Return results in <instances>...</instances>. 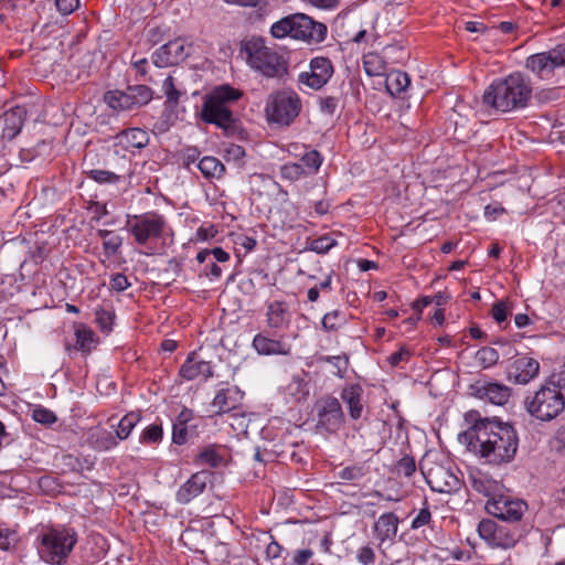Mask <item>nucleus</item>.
I'll use <instances>...</instances> for the list:
<instances>
[{
  "mask_svg": "<svg viewBox=\"0 0 565 565\" xmlns=\"http://www.w3.org/2000/svg\"><path fill=\"white\" fill-rule=\"evenodd\" d=\"M459 440L475 455L497 466L511 462L519 447L518 433L512 425L489 418L476 420L459 435Z\"/></svg>",
  "mask_w": 565,
  "mask_h": 565,
  "instance_id": "f257e3e1",
  "label": "nucleus"
},
{
  "mask_svg": "<svg viewBox=\"0 0 565 565\" xmlns=\"http://www.w3.org/2000/svg\"><path fill=\"white\" fill-rule=\"evenodd\" d=\"M532 97L531 81L515 72L505 78L494 81L483 94V103L499 111L523 109Z\"/></svg>",
  "mask_w": 565,
  "mask_h": 565,
  "instance_id": "f03ea898",
  "label": "nucleus"
},
{
  "mask_svg": "<svg viewBox=\"0 0 565 565\" xmlns=\"http://www.w3.org/2000/svg\"><path fill=\"white\" fill-rule=\"evenodd\" d=\"M531 417L551 422L565 409V373L552 375L539 388L529 393L523 401Z\"/></svg>",
  "mask_w": 565,
  "mask_h": 565,
  "instance_id": "7ed1b4c3",
  "label": "nucleus"
},
{
  "mask_svg": "<svg viewBox=\"0 0 565 565\" xmlns=\"http://www.w3.org/2000/svg\"><path fill=\"white\" fill-rule=\"evenodd\" d=\"M241 96L242 93L230 85L215 87L205 97L201 111L202 120L216 125L227 137L239 135L243 131L242 125L230 109V104L236 102Z\"/></svg>",
  "mask_w": 565,
  "mask_h": 565,
  "instance_id": "20e7f679",
  "label": "nucleus"
},
{
  "mask_svg": "<svg viewBox=\"0 0 565 565\" xmlns=\"http://www.w3.org/2000/svg\"><path fill=\"white\" fill-rule=\"evenodd\" d=\"M77 543V533L68 526H51L41 535L39 554L42 559L51 564L61 565Z\"/></svg>",
  "mask_w": 565,
  "mask_h": 565,
  "instance_id": "39448f33",
  "label": "nucleus"
},
{
  "mask_svg": "<svg viewBox=\"0 0 565 565\" xmlns=\"http://www.w3.org/2000/svg\"><path fill=\"white\" fill-rule=\"evenodd\" d=\"M241 50L246 54L249 66L266 77H279L287 72L284 57L266 46L262 38L254 36L243 42Z\"/></svg>",
  "mask_w": 565,
  "mask_h": 565,
  "instance_id": "423d86ee",
  "label": "nucleus"
},
{
  "mask_svg": "<svg viewBox=\"0 0 565 565\" xmlns=\"http://www.w3.org/2000/svg\"><path fill=\"white\" fill-rule=\"evenodd\" d=\"M531 526L526 524H498L491 519H483L478 524L479 536L492 548L508 550L523 539Z\"/></svg>",
  "mask_w": 565,
  "mask_h": 565,
  "instance_id": "0eeeda50",
  "label": "nucleus"
},
{
  "mask_svg": "<svg viewBox=\"0 0 565 565\" xmlns=\"http://www.w3.org/2000/svg\"><path fill=\"white\" fill-rule=\"evenodd\" d=\"M153 98V92L146 85H129L125 90H109L105 102L114 110L132 111L146 106Z\"/></svg>",
  "mask_w": 565,
  "mask_h": 565,
  "instance_id": "6e6552de",
  "label": "nucleus"
},
{
  "mask_svg": "<svg viewBox=\"0 0 565 565\" xmlns=\"http://www.w3.org/2000/svg\"><path fill=\"white\" fill-rule=\"evenodd\" d=\"M301 103L295 92H278L270 97L266 106V116L270 122L289 126L299 115Z\"/></svg>",
  "mask_w": 565,
  "mask_h": 565,
  "instance_id": "1a4fd4ad",
  "label": "nucleus"
},
{
  "mask_svg": "<svg viewBox=\"0 0 565 565\" xmlns=\"http://www.w3.org/2000/svg\"><path fill=\"white\" fill-rule=\"evenodd\" d=\"M525 67L540 79L550 81L556 71L565 68V43L555 47L530 55L525 61Z\"/></svg>",
  "mask_w": 565,
  "mask_h": 565,
  "instance_id": "9d476101",
  "label": "nucleus"
},
{
  "mask_svg": "<svg viewBox=\"0 0 565 565\" xmlns=\"http://www.w3.org/2000/svg\"><path fill=\"white\" fill-rule=\"evenodd\" d=\"M316 429L319 433L335 434L343 426L345 415L340 401L332 395L320 397L315 404Z\"/></svg>",
  "mask_w": 565,
  "mask_h": 565,
  "instance_id": "9b49d317",
  "label": "nucleus"
},
{
  "mask_svg": "<svg viewBox=\"0 0 565 565\" xmlns=\"http://www.w3.org/2000/svg\"><path fill=\"white\" fill-rule=\"evenodd\" d=\"M164 225L163 216L154 212L134 215L127 221L128 231L139 245H145L151 239L161 237Z\"/></svg>",
  "mask_w": 565,
  "mask_h": 565,
  "instance_id": "f8f14e48",
  "label": "nucleus"
},
{
  "mask_svg": "<svg viewBox=\"0 0 565 565\" xmlns=\"http://www.w3.org/2000/svg\"><path fill=\"white\" fill-rule=\"evenodd\" d=\"M486 510L494 518L510 525L522 524V518L527 511V503L509 494H501L498 499L488 500Z\"/></svg>",
  "mask_w": 565,
  "mask_h": 565,
  "instance_id": "ddd939ff",
  "label": "nucleus"
},
{
  "mask_svg": "<svg viewBox=\"0 0 565 565\" xmlns=\"http://www.w3.org/2000/svg\"><path fill=\"white\" fill-rule=\"evenodd\" d=\"M192 45L182 38L169 41L152 54V63L157 67H169L185 61L191 54Z\"/></svg>",
  "mask_w": 565,
  "mask_h": 565,
  "instance_id": "4468645a",
  "label": "nucleus"
},
{
  "mask_svg": "<svg viewBox=\"0 0 565 565\" xmlns=\"http://www.w3.org/2000/svg\"><path fill=\"white\" fill-rule=\"evenodd\" d=\"M334 67L324 56L313 57L309 63V71L299 74L298 81L312 89L322 88L332 77Z\"/></svg>",
  "mask_w": 565,
  "mask_h": 565,
  "instance_id": "2eb2a0df",
  "label": "nucleus"
},
{
  "mask_svg": "<svg viewBox=\"0 0 565 565\" xmlns=\"http://www.w3.org/2000/svg\"><path fill=\"white\" fill-rule=\"evenodd\" d=\"M420 470L430 489L439 493H450L459 488L460 481L457 476L443 465H434L425 470L420 465Z\"/></svg>",
  "mask_w": 565,
  "mask_h": 565,
  "instance_id": "dca6fc26",
  "label": "nucleus"
},
{
  "mask_svg": "<svg viewBox=\"0 0 565 565\" xmlns=\"http://www.w3.org/2000/svg\"><path fill=\"white\" fill-rule=\"evenodd\" d=\"M294 39L302 40L308 43H320L327 36V25L322 22L315 21L305 13L294 14Z\"/></svg>",
  "mask_w": 565,
  "mask_h": 565,
  "instance_id": "f3484780",
  "label": "nucleus"
},
{
  "mask_svg": "<svg viewBox=\"0 0 565 565\" xmlns=\"http://www.w3.org/2000/svg\"><path fill=\"white\" fill-rule=\"evenodd\" d=\"M540 373V363L536 359L520 355L516 356L508 366L507 377L510 382L520 385H526Z\"/></svg>",
  "mask_w": 565,
  "mask_h": 565,
  "instance_id": "a211bd4d",
  "label": "nucleus"
},
{
  "mask_svg": "<svg viewBox=\"0 0 565 565\" xmlns=\"http://www.w3.org/2000/svg\"><path fill=\"white\" fill-rule=\"evenodd\" d=\"M470 390L476 397L494 405H504L511 395L510 387L498 382L476 381Z\"/></svg>",
  "mask_w": 565,
  "mask_h": 565,
  "instance_id": "6ab92c4d",
  "label": "nucleus"
},
{
  "mask_svg": "<svg viewBox=\"0 0 565 565\" xmlns=\"http://www.w3.org/2000/svg\"><path fill=\"white\" fill-rule=\"evenodd\" d=\"M210 478L211 473L207 471H199L193 473L190 479L184 482L177 491V501L181 504H188L191 502L205 490Z\"/></svg>",
  "mask_w": 565,
  "mask_h": 565,
  "instance_id": "aec40b11",
  "label": "nucleus"
},
{
  "mask_svg": "<svg viewBox=\"0 0 565 565\" xmlns=\"http://www.w3.org/2000/svg\"><path fill=\"white\" fill-rule=\"evenodd\" d=\"M288 151L299 157L298 163L302 164V170L306 172L307 178L318 173L323 162V157L319 151L311 149L309 146H299L298 143H290Z\"/></svg>",
  "mask_w": 565,
  "mask_h": 565,
  "instance_id": "412c9836",
  "label": "nucleus"
},
{
  "mask_svg": "<svg viewBox=\"0 0 565 565\" xmlns=\"http://www.w3.org/2000/svg\"><path fill=\"white\" fill-rule=\"evenodd\" d=\"M363 395L364 390L360 384L345 385L341 391V399L347 405L352 420H359L363 416L365 407Z\"/></svg>",
  "mask_w": 565,
  "mask_h": 565,
  "instance_id": "4be33fe9",
  "label": "nucleus"
},
{
  "mask_svg": "<svg viewBox=\"0 0 565 565\" xmlns=\"http://www.w3.org/2000/svg\"><path fill=\"white\" fill-rule=\"evenodd\" d=\"M253 348L262 355H289L291 352V345L282 337L273 339L263 333L254 337Z\"/></svg>",
  "mask_w": 565,
  "mask_h": 565,
  "instance_id": "5701e85b",
  "label": "nucleus"
},
{
  "mask_svg": "<svg viewBox=\"0 0 565 565\" xmlns=\"http://www.w3.org/2000/svg\"><path fill=\"white\" fill-rule=\"evenodd\" d=\"M179 375L185 381H193L202 375L206 381L213 376V370L210 362L196 360V353L192 352L181 365Z\"/></svg>",
  "mask_w": 565,
  "mask_h": 565,
  "instance_id": "b1692460",
  "label": "nucleus"
},
{
  "mask_svg": "<svg viewBox=\"0 0 565 565\" xmlns=\"http://www.w3.org/2000/svg\"><path fill=\"white\" fill-rule=\"evenodd\" d=\"M242 398L243 392L237 386L222 388L216 393L212 406L216 409L215 413L221 415L236 408Z\"/></svg>",
  "mask_w": 565,
  "mask_h": 565,
  "instance_id": "393cba45",
  "label": "nucleus"
},
{
  "mask_svg": "<svg viewBox=\"0 0 565 565\" xmlns=\"http://www.w3.org/2000/svg\"><path fill=\"white\" fill-rule=\"evenodd\" d=\"M26 114V109L22 106H15L7 110L3 115L4 127L2 130V138L9 141L13 140L20 134Z\"/></svg>",
  "mask_w": 565,
  "mask_h": 565,
  "instance_id": "a878e982",
  "label": "nucleus"
},
{
  "mask_svg": "<svg viewBox=\"0 0 565 565\" xmlns=\"http://www.w3.org/2000/svg\"><path fill=\"white\" fill-rule=\"evenodd\" d=\"M470 482L472 489L488 497V500L498 499L503 494V486L486 473L477 472L470 475Z\"/></svg>",
  "mask_w": 565,
  "mask_h": 565,
  "instance_id": "bb28decb",
  "label": "nucleus"
},
{
  "mask_svg": "<svg viewBox=\"0 0 565 565\" xmlns=\"http://www.w3.org/2000/svg\"><path fill=\"white\" fill-rule=\"evenodd\" d=\"M266 321L270 329L280 330L290 323V312L284 301H271L266 305Z\"/></svg>",
  "mask_w": 565,
  "mask_h": 565,
  "instance_id": "cd10ccee",
  "label": "nucleus"
},
{
  "mask_svg": "<svg viewBox=\"0 0 565 565\" xmlns=\"http://www.w3.org/2000/svg\"><path fill=\"white\" fill-rule=\"evenodd\" d=\"M116 140L119 146L129 149H143L149 143V135L141 128H129L116 135Z\"/></svg>",
  "mask_w": 565,
  "mask_h": 565,
  "instance_id": "c85d7f7f",
  "label": "nucleus"
},
{
  "mask_svg": "<svg viewBox=\"0 0 565 565\" xmlns=\"http://www.w3.org/2000/svg\"><path fill=\"white\" fill-rule=\"evenodd\" d=\"M398 518L393 512L382 514L374 524L376 537L381 543L392 541L397 534Z\"/></svg>",
  "mask_w": 565,
  "mask_h": 565,
  "instance_id": "c756f323",
  "label": "nucleus"
},
{
  "mask_svg": "<svg viewBox=\"0 0 565 565\" xmlns=\"http://www.w3.org/2000/svg\"><path fill=\"white\" fill-rule=\"evenodd\" d=\"M88 444L98 451H105L117 446V438L111 431L96 427L88 433Z\"/></svg>",
  "mask_w": 565,
  "mask_h": 565,
  "instance_id": "7c9ffc66",
  "label": "nucleus"
},
{
  "mask_svg": "<svg viewBox=\"0 0 565 565\" xmlns=\"http://www.w3.org/2000/svg\"><path fill=\"white\" fill-rule=\"evenodd\" d=\"M224 456L220 452V446L209 445L203 447L194 458V462L200 466L218 468L224 463Z\"/></svg>",
  "mask_w": 565,
  "mask_h": 565,
  "instance_id": "2f4dec72",
  "label": "nucleus"
},
{
  "mask_svg": "<svg viewBox=\"0 0 565 565\" xmlns=\"http://www.w3.org/2000/svg\"><path fill=\"white\" fill-rule=\"evenodd\" d=\"M411 85V77L406 72L392 71L385 79V87L392 96H401Z\"/></svg>",
  "mask_w": 565,
  "mask_h": 565,
  "instance_id": "473e14b6",
  "label": "nucleus"
},
{
  "mask_svg": "<svg viewBox=\"0 0 565 565\" xmlns=\"http://www.w3.org/2000/svg\"><path fill=\"white\" fill-rule=\"evenodd\" d=\"M198 168L206 179H220L225 173V166L215 157H203Z\"/></svg>",
  "mask_w": 565,
  "mask_h": 565,
  "instance_id": "72a5a7b5",
  "label": "nucleus"
},
{
  "mask_svg": "<svg viewBox=\"0 0 565 565\" xmlns=\"http://www.w3.org/2000/svg\"><path fill=\"white\" fill-rule=\"evenodd\" d=\"M75 338L76 340L73 347L74 350L88 353L94 349L96 342L95 333L90 329L84 326L77 327L75 330Z\"/></svg>",
  "mask_w": 565,
  "mask_h": 565,
  "instance_id": "f704fd0d",
  "label": "nucleus"
},
{
  "mask_svg": "<svg viewBox=\"0 0 565 565\" xmlns=\"http://www.w3.org/2000/svg\"><path fill=\"white\" fill-rule=\"evenodd\" d=\"M294 14L284 17L271 25L270 34L275 39H284L288 35L294 38Z\"/></svg>",
  "mask_w": 565,
  "mask_h": 565,
  "instance_id": "c9c22d12",
  "label": "nucleus"
},
{
  "mask_svg": "<svg viewBox=\"0 0 565 565\" xmlns=\"http://www.w3.org/2000/svg\"><path fill=\"white\" fill-rule=\"evenodd\" d=\"M141 416L139 413H128L126 414L120 422L118 423V428L116 430V438L126 439L130 435L131 430L139 423Z\"/></svg>",
  "mask_w": 565,
  "mask_h": 565,
  "instance_id": "e433bc0d",
  "label": "nucleus"
},
{
  "mask_svg": "<svg viewBox=\"0 0 565 565\" xmlns=\"http://www.w3.org/2000/svg\"><path fill=\"white\" fill-rule=\"evenodd\" d=\"M347 322V316L341 310L328 312L322 318V327L326 331H337Z\"/></svg>",
  "mask_w": 565,
  "mask_h": 565,
  "instance_id": "4c0bfd02",
  "label": "nucleus"
},
{
  "mask_svg": "<svg viewBox=\"0 0 565 565\" xmlns=\"http://www.w3.org/2000/svg\"><path fill=\"white\" fill-rule=\"evenodd\" d=\"M363 67L369 76H381L385 72L384 62L376 54L366 55L363 60Z\"/></svg>",
  "mask_w": 565,
  "mask_h": 565,
  "instance_id": "58836bf2",
  "label": "nucleus"
},
{
  "mask_svg": "<svg viewBox=\"0 0 565 565\" xmlns=\"http://www.w3.org/2000/svg\"><path fill=\"white\" fill-rule=\"evenodd\" d=\"M196 435V425L185 424L182 426H173L172 430V441L175 445H183L190 438Z\"/></svg>",
  "mask_w": 565,
  "mask_h": 565,
  "instance_id": "ea45409f",
  "label": "nucleus"
},
{
  "mask_svg": "<svg viewBox=\"0 0 565 565\" xmlns=\"http://www.w3.org/2000/svg\"><path fill=\"white\" fill-rule=\"evenodd\" d=\"M280 177L288 181H298L307 178L306 172L302 170V164L296 162H288L280 167Z\"/></svg>",
  "mask_w": 565,
  "mask_h": 565,
  "instance_id": "a19ab883",
  "label": "nucleus"
},
{
  "mask_svg": "<svg viewBox=\"0 0 565 565\" xmlns=\"http://www.w3.org/2000/svg\"><path fill=\"white\" fill-rule=\"evenodd\" d=\"M476 359L483 367H490L498 363L499 352L491 347H483L477 351Z\"/></svg>",
  "mask_w": 565,
  "mask_h": 565,
  "instance_id": "79ce46f5",
  "label": "nucleus"
},
{
  "mask_svg": "<svg viewBox=\"0 0 565 565\" xmlns=\"http://www.w3.org/2000/svg\"><path fill=\"white\" fill-rule=\"evenodd\" d=\"M163 430L162 426L158 424H152L147 426L140 436V443L142 444H158L162 440Z\"/></svg>",
  "mask_w": 565,
  "mask_h": 565,
  "instance_id": "37998d69",
  "label": "nucleus"
},
{
  "mask_svg": "<svg viewBox=\"0 0 565 565\" xmlns=\"http://www.w3.org/2000/svg\"><path fill=\"white\" fill-rule=\"evenodd\" d=\"M367 473V469L363 465L348 466L339 471V478L345 481L361 480Z\"/></svg>",
  "mask_w": 565,
  "mask_h": 565,
  "instance_id": "c03bdc74",
  "label": "nucleus"
},
{
  "mask_svg": "<svg viewBox=\"0 0 565 565\" xmlns=\"http://www.w3.org/2000/svg\"><path fill=\"white\" fill-rule=\"evenodd\" d=\"M337 245V241L329 235H323L321 237L315 238L309 243V250L316 252L318 254L328 253L333 246Z\"/></svg>",
  "mask_w": 565,
  "mask_h": 565,
  "instance_id": "a18cd8bd",
  "label": "nucleus"
},
{
  "mask_svg": "<svg viewBox=\"0 0 565 565\" xmlns=\"http://www.w3.org/2000/svg\"><path fill=\"white\" fill-rule=\"evenodd\" d=\"M88 178L98 183H117L120 181L121 175L107 170L94 169L87 172Z\"/></svg>",
  "mask_w": 565,
  "mask_h": 565,
  "instance_id": "49530a36",
  "label": "nucleus"
},
{
  "mask_svg": "<svg viewBox=\"0 0 565 565\" xmlns=\"http://www.w3.org/2000/svg\"><path fill=\"white\" fill-rule=\"evenodd\" d=\"M395 471L398 476L411 477L416 471V462L414 457L405 455L401 458L395 466Z\"/></svg>",
  "mask_w": 565,
  "mask_h": 565,
  "instance_id": "de8ad7c7",
  "label": "nucleus"
},
{
  "mask_svg": "<svg viewBox=\"0 0 565 565\" xmlns=\"http://www.w3.org/2000/svg\"><path fill=\"white\" fill-rule=\"evenodd\" d=\"M32 418L40 424L50 426L57 420L54 412L42 406H38L32 412Z\"/></svg>",
  "mask_w": 565,
  "mask_h": 565,
  "instance_id": "09e8293b",
  "label": "nucleus"
},
{
  "mask_svg": "<svg viewBox=\"0 0 565 565\" xmlns=\"http://www.w3.org/2000/svg\"><path fill=\"white\" fill-rule=\"evenodd\" d=\"M162 90L167 97V103L171 105H177L179 103L181 93L175 88L174 78L172 76H168L163 81Z\"/></svg>",
  "mask_w": 565,
  "mask_h": 565,
  "instance_id": "8fccbe9b",
  "label": "nucleus"
},
{
  "mask_svg": "<svg viewBox=\"0 0 565 565\" xmlns=\"http://www.w3.org/2000/svg\"><path fill=\"white\" fill-rule=\"evenodd\" d=\"M122 245V238L117 234H111L105 242H103L104 252L107 256H114L119 253Z\"/></svg>",
  "mask_w": 565,
  "mask_h": 565,
  "instance_id": "3c124183",
  "label": "nucleus"
},
{
  "mask_svg": "<svg viewBox=\"0 0 565 565\" xmlns=\"http://www.w3.org/2000/svg\"><path fill=\"white\" fill-rule=\"evenodd\" d=\"M17 542V533L8 529H0V550L8 551Z\"/></svg>",
  "mask_w": 565,
  "mask_h": 565,
  "instance_id": "603ef678",
  "label": "nucleus"
},
{
  "mask_svg": "<svg viewBox=\"0 0 565 565\" xmlns=\"http://www.w3.org/2000/svg\"><path fill=\"white\" fill-rule=\"evenodd\" d=\"M55 7L61 14L68 15L79 7V0H55Z\"/></svg>",
  "mask_w": 565,
  "mask_h": 565,
  "instance_id": "864d4df0",
  "label": "nucleus"
},
{
  "mask_svg": "<svg viewBox=\"0 0 565 565\" xmlns=\"http://www.w3.org/2000/svg\"><path fill=\"white\" fill-rule=\"evenodd\" d=\"M431 520V513L428 507H425L419 510L418 514L412 521L411 527L413 530L419 529L426 524H428Z\"/></svg>",
  "mask_w": 565,
  "mask_h": 565,
  "instance_id": "5fc2aeb1",
  "label": "nucleus"
},
{
  "mask_svg": "<svg viewBox=\"0 0 565 565\" xmlns=\"http://www.w3.org/2000/svg\"><path fill=\"white\" fill-rule=\"evenodd\" d=\"M356 559L363 565H371L375 562V553L372 547L363 546L358 551Z\"/></svg>",
  "mask_w": 565,
  "mask_h": 565,
  "instance_id": "6e6d98bb",
  "label": "nucleus"
},
{
  "mask_svg": "<svg viewBox=\"0 0 565 565\" xmlns=\"http://www.w3.org/2000/svg\"><path fill=\"white\" fill-rule=\"evenodd\" d=\"M130 287L128 278L124 274H116L110 279V288L116 291H124Z\"/></svg>",
  "mask_w": 565,
  "mask_h": 565,
  "instance_id": "4d7b16f0",
  "label": "nucleus"
},
{
  "mask_svg": "<svg viewBox=\"0 0 565 565\" xmlns=\"http://www.w3.org/2000/svg\"><path fill=\"white\" fill-rule=\"evenodd\" d=\"M200 154H201V152H200V150L196 147H188V148H185L182 151L183 166L185 168H189L190 164L194 163L199 159Z\"/></svg>",
  "mask_w": 565,
  "mask_h": 565,
  "instance_id": "13d9d810",
  "label": "nucleus"
},
{
  "mask_svg": "<svg viewBox=\"0 0 565 565\" xmlns=\"http://www.w3.org/2000/svg\"><path fill=\"white\" fill-rule=\"evenodd\" d=\"M319 107L322 113L333 115L338 107V98L333 96L321 98Z\"/></svg>",
  "mask_w": 565,
  "mask_h": 565,
  "instance_id": "bf43d9fd",
  "label": "nucleus"
},
{
  "mask_svg": "<svg viewBox=\"0 0 565 565\" xmlns=\"http://www.w3.org/2000/svg\"><path fill=\"white\" fill-rule=\"evenodd\" d=\"M217 233V230L214 225L201 226L198 228L194 241L196 242H205L213 238Z\"/></svg>",
  "mask_w": 565,
  "mask_h": 565,
  "instance_id": "052dcab7",
  "label": "nucleus"
},
{
  "mask_svg": "<svg viewBox=\"0 0 565 565\" xmlns=\"http://www.w3.org/2000/svg\"><path fill=\"white\" fill-rule=\"evenodd\" d=\"M212 257L206 262V265L203 269V274L211 278V279H217L222 275V268L216 264Z\"/></svg>",
  "mask_w": 565,
  "mask_h": 565,
  "instance_id": "680f3d73",
  "label": "nucleus"
},
{
  "mask_svg": "<svg viewBox=\"0 0 565 565\" xmlns=\"http://www.w3.org/2000/svg\"><path fill=\"white\" fill-rule=\"evenodd\" d=\"M508 317V308L503 301H498L492 307V318L501 323L507 320Z\"/></svg>",
  "mask_w": 565,
  "mask_h": 565,
  "instance_id": "e2e57ef3",
  "label": "nucleus"
},
{
  "mask_svg": "<svg viewBox=\"0 0 565 565\" xmlns=\"http://www.w3.org/2000/svg\"><path fill=\"white\" fill-rule=\"evenodd\" d=\"M409 356H411L409 350L404 348V347H402L398 351L394 352L390 356L388 361H390L391 365L397 366L402 362L408 361Z\"/></svg>",
  "mask_w": 565,
  "mask_h": 565,
  "instance_id": "0e129e2a",
  "label": "nucleus"
},
{
  "mask_svg": "<svg viewBox=\"0 0 565 565\" xmlns=\"http://www.w3.org/2000/svg\"><path fill=\"white\" fill-rule=\"evenodd\" d=\"M313 552L310 548L298 550L292 559L294 565H306L312 557Z\"/></svg>",
  "mask_w": 565,
  "mask_h": 565,
  "instance_id": "69168bd1",
  "label": "nucleus"
},
{
  "mask_svg": "<svg viewBox=\"0 0 565 565\" xmlns=\"http://www.w3.org/2000/svg\"><path fill=\"white\" fill-rule=\"evenodd\" d=\"M193 419H194L193 411L189 409V408H183L177 416L175 420L173 422V426H182L185 424H192Z\"/></svg>",
  "mask_w": 565,
  "mask_h": 565,
  "instance_id": "338daca9",
  "label": "nucleus"
},
{
  "mask_svg": "<svg viewBox=\"0 0 565 565\" xmlns=\"http://www.w3.org/2000/svg\"><path fill=\"white\" fill-rule=\"evenodd\" d=\"M226 154L233 160H241L245 157V149L239 145L231 143L226 148Z\"/></svg>",
  "mask_w": 565,
  "mask_h": 565,
  "instance_id": "774afa93",
  "label": "nucleus"
}]
</instances>
